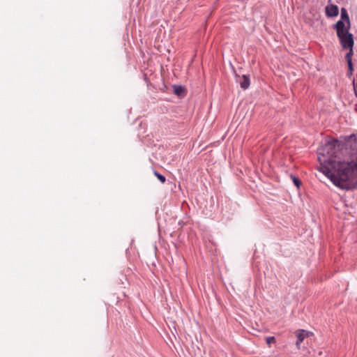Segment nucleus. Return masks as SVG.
<instances>
[{
  "instance_id": "f257e3e1",
  "label": "nucleus",
  "mask_w": 357,
  "mask_h": 357,
  "mask_svg": "<svg viewBox=\"0 0 357 357\" xmlns=\"http://www.w3.org/2000/svg\"><path fill=\"white\" fill-rule=\"evenodd\" d=\"M318 170L337 187L357 188V137L352 134L326 142L317 149Z\"/></svg>"
},
{
  "instance_id": "f03ea898",
  "label": "nucleus",
  "mask_w": 357,
  "mask_h": 357,
  "mask_svg": "<svg viewBox=\"0 0 357 357\" xmlns=\"http://www.w3.org/2000/svg\"><path fill=\"white\" fill-rule=\"evenodd\" d=\"M333 28L336 31L337 38H340L342 36L350 33L351 24H345L342 20H338L333 25Z\"/></svg>"
},
{
  "instance_id": "7ed1b4c3",
  "label": "nucleus",
  "mask_w": 357,
  "mask_h": 357,
  "mask_svg": "<svg viewBox=\"0 0 357 357\" xmlns=\"http://www.w3.org/2000/svg\"><path fill=\"white\" fill-rule=\"evenodd\" d=\"M338 39L342 49L347 50V47H354V40L351 33L342 36L340 38H338Z\"/></svg>"
},
{
  "instance_id": "20e7f679",
  "label": "nucleus",
  "mask_w": 357,
  "mask_h": 357,
  "mask_svg": "<svg viewBox=\"0 0 357 357\" xmlns=\"http://www.w3.org/2000/svg\"><path fill=\"white\" fill-rule=\"evenodd\" d=\"M236 81L240 84L241 87L243 90L248 89L250 85V77L246 75H243L242 76L236 75Z\"/></svg>"
},
{
  "instance_id": "39448f33",
  "label": "nucleus",
  "mask_w": 357,
  "mask_h": 357,
  "mask_svg": "<svg viewBox=\"0 0 357 357\" xmlns=\"http://www.w3.org/2000/svg\"><path fill=\"white\" fill-rule=\"evenodd\" d=\"M326 15L328 17H333L337 16L339 9L337 6L331 4L326 7Z\"/></svg>"
},
{
  "instance_id": "423d86ee",
  "label": "nucleus",
  "mask_w": 357,
  "mask_h": 357,
  "mask_svg": "<svg viewBox=\"0 0 357 357\" xmlns=\"http://www.w3.org/2000/svg\"><path fill=\"white\" fill-rule=\"evenodd\" d=\"M296 338H297L296 345L297 349H300L301 343L303 341V340L305 339V337L307 335L306 331L303 329L298 330L296 332Z\"/></svg>"
},
{
  "instance_id": "0eeeda50",
  "label": "nucleus",
  "mask_w": 357,
  "mask_h": 357,
  "mask_svg": "<svg viewBox=\"0 0 357 357\" xmlns=\"http://www.w3.org/2000/svg\"><path fill=\"white\" fill-rule=\"evenodd\" d=\"M340 17L341 19L340 20H342L345 24H351L349 16L346 8H341Z\"/></svg>"
},
{
  "instance_id": "6e6552de",
  "label": "nucleus",
  "mask_w": 357,
  "mask_h": 357,
  "mask_svg": "<svg viewBox=\"0 0 357 357\" xmlns=\"http://www.w3.org/2000/svg\"><path fill=\"white\" fill-rule=\"evenodd\" d=\"M353 48L354 47H347V49L349 50V52L345 55L347 63H352Z\"/></svg>"
},
{
  "instance_id": "1a4fd4ad",
  "label": "nucleus",
  "mask_w": 357,
  "mask_h": 357,
  "mask_svg": "<svg viewBox=\"0 0 357 357\" xmlns=\"http://www.w3.org/2000/svg\"><path fill=\"white\" fill-rule=\"evenodd\" d=\"M174 92L176 95L181 96L184 93V89L181 86H174Z\"/></svg>"
},
{
  "instance_id": "9d476101",
  "label": "nucleus",
  "mask_w": 357,
  "mask_h": 357,
  "mask_svg": "<svg viewBox=\"0 0 357 357\" xmlns=\"http://www.w3.org/2000/svg\"><path fill=\"white\" fill-rule=\"evenodd\" d=\"M154 175L160 180V181L164 183L166 181V178L165 176L160 174L157 171H154Z\"/></svg>"
},
{
  "instance_id": "9b49d317",
  "label": "nucleus",
  "mask_w": 357,
  "mask_h": 357,
  "mask_svg": "<svg viewBox=\"0 0 357 357\" xmlns=\"http://www.w3.org/2000/svg\"><path fill=\"white\" fill-rule=\"evenodd\" d=\"M347 65H348L347 77L351 78L353 75V71H354L353 63H347Z\"/></svg>"
},
{
  "instance_id": "f8f14e48",
  "label": "nucleus",
  "mask_w": 357,
  "mask_h": 357,
  "mask_svg": "<svg viewBox=\"0 0 357 357\" xmlns=\"http://www.w3.org/2000/svg\"><path fill=\"white\" fill-rule=\"evenodd\" d=\"M266 342L270 346L272 343L275 342V338L273 336L267 337H266Z\"/></svg>"
},
{
  "instance_id": "ddd939ff",
  "label": "nucleus",
  "mask_w": 357,
  "mask_h": 357,
  "mask_svg": "<svg viewBox=\"0 0 357 357\" xmlns=\"http://www.w3.org/2000/svg\"><path fill=\"white\" fill-rule=\"evenodd\" d=\"M291 177H292L294 183L295 184L296 186H297L298 188L300 186V185L301 184V180L296 176H291Z\"/></svg>"
},
{
  "instance_id": "4468645a",
  "label": "nucleus",
  "mask_w": 357,
  "mask_h": 357,
  "mask_svg": "<svg viewBox=\"0 0 357 357\" xmlns=\"http://www.w3.org/2000/svg\"><path fill=\"white\" fill-rule=\"evenodd\" d=\"M352 84H353L354 94L357 97V79L354 78L353 82H352Z\"/></svg>"
}]
</instances>
